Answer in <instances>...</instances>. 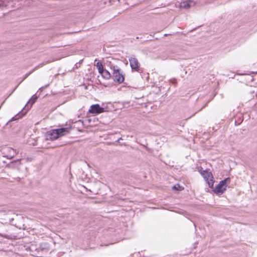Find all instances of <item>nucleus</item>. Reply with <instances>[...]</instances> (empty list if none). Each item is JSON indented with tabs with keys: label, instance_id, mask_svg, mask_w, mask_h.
<instances>
[{
	"label": "nucleus",
	"instance_id": "9d476101",
	"mask_svg": "<svg viewBox=\"0 0 257 257\" xmlns=\"http://www.w3.org/2000/svg\"><path fill=\"white\" fill-rule=\"evenodd\" d=\"M100 74L103 78L107 80L109 79L111 77V75L110 72L106 70H104Z\"/></svg>",
	"mask_w": 257,
	"mask_h": 257
},
{
	"label": "nucleus",
	"instance_id": "0eeeda50",
	"mask_svg": "<svg viewBox=\"0 0 257 257\" xmlns=\"http://www.w3.org/2000/svg\"><path fill=\"white\" fill-rule=\"evenodd\" d=\"M104 109L98 104L92 105L89 111L92 113H100L104 112Z\"/></svg>",
	"mask_w": 257,
	"mask_h": 257
},
{
	"label": "nucleus",
	"instance_id": "6e6552de",
	"mask_svg": "<svg viewBox=\"0 0 257 257\" xmlns=\"http://www.w3.org/2000/svg\"><path fill=\"white\" fill-rule=\"evenodd\" d=\"M58 138H59V135L56 130H53L49 132L46 136L47 140L54 141Z\"/></svg>",
	"mask_w": 257,
	"mask_h": 257
},
{
	"label": "nucleus",
	"instance_id": "7ed1b4c3",
	"mask_svg": "<svg viewBox=\"0 0 257 257\" xmlns=\"http://www.w3.org/2000/svg\"><path fill=\"white\" fill-rule=\"evenodd\" d=\"M195 2L192 0H185L182 1L179 5V7L181 9H184L188 10L191 7L195 6Z\"/></svg>",
	"mask_w": 257,
	"mask_h": 257
},
{
	"label": "nucleus",
	"instance_id": "1a4fd4ad",
	"mask_svg": "<svg viewBox=\"0 0 257 257\" xmlns=\"http://www.w3.org/2000/svg\"><path fill=\"white\" fill-rule=\"evenodd\" d=\"M56 130L57 132L58 133L59 138L65 136L69 133V128L67 127L60 128L56 129Z\"/></svg>",
	"mask_w": 257,
	"mask_h": 257
},
{
	"label": "nucleus",
	"instance_id": "9b49d317",
	"mask_svg": "<svg viewBox=\"0 0 257 257\" xmlns=\"http://www.w3.org/2000/svg\"><path fill=\"white\" fill-rule=\"evenodd\" d=\"M24 115V113H23V112H22V113L19 112V113L16 114L15 116L13 117L12 118V119L9 121V122H10L12 121H14V120H17L19 119V118H21Z\"/></svg>",
	"mask_w": 257,
	"mask_h": 257
},
{
	"label": "nucleus",
	"instance_id": "f8f14e48",
	"mask_svg": "<svg viewBox=\"0 0 257 257\" xmlns=\"http://www.w3.org/2000/svg\"><path fill=\"white\" fill-rule=\"evenodd\" d=\"M95 65L98 69L99 73L100 74L104 70L102 63L99 62H97Z\"/></svg>",
	"mask_w": 257,
	"mask_h": 257
},
{
	"label": "nucleus",
	"instance_id": "f03ea898",
	"mask_svg": "<svg viewBox=\"0 0 257 257\" xmlns=\"http://www.w3.org/2000/svg\"><path fill=\"white\" fill-rule=\"evenodd\" d=\"M229 182L230 179L229 178H227L224 180L220 181L218 184L214 189L213 192L217 195H221L223 194L226 190L227 184Z\"/></svg>",
	"mask_w": 257,
	"mask_h": 257
},
{
	"label": "nucleus",
	"instance_id": "4468645a",
	"mask_svg": "<svg viewBox=\"0 0 257 257\" xmlns=\"http://www.w3.org/2000/svg\"><path fill=\"white\" fill-rule=\"evenodd\" d=\"M37 99V97L34 95L32 98L29 100V101L27 102V105L30 102L31 103V106L32 105V104L36 101V99Z\"/></svg>",
	"mask_w": 257,
	"mask_h": 257
},
{
	"label": "nucleus",
	"instance_id": "39448f33",
	"mask_svg": "<svg viewBox=\"0 0 257 257\" xmlns=\"http://www.w3.org/2000/svg\"><path fill=\"white\" fill-rule=\"evenodd\" d=\"M3 154L9 159L13 158L17 154L16 151L10 147H6L3 149Z\"/></svg>",
	"mask_w": 257,
	"mask_h": 257
},
{
	"label": "nucleus",
	"instance_id": "2eb2a0df",
	"mask_svg": "<svg viewBox=\"0 0 257 257\" xmlns=\"http://www.w3.org/2000/svg\"><path fill=\"white\" fill-rule=\"evenodd\" d=\"M172 189L173 190H176V191H181L182 189H183V188L179 184H177L176 185H175L173 187Z\"/></svg>",
	"mask_w": 257,
	"mask_h": 257
},
{
	"label": "nucleus",
	"instance_id": "20e7f679",
	"mask_svg": "<svg viewBox=\"0 0 257 257\" xmlns=\"http://www.w3.org/2000/svg\"><path fill=\"white\" fill-rule=\"evenodd\" d=\"M129 61L132 71H138L140 64L137 59L134 56H132L129 58Z\"/></svg>",
	"mask_w": 257,
	"mask_h": 257
},
{
	"label": "nucleus",
	"instance_id": "dca6fc26",
	"mask_svg": "<svg viewBox=\"0 0 257 257\" xmlns=\"http://www.w3.org/2000/svg\"><path fill=\"white\" fill-rule=\"evenodd\" d=\"M7 4H5V2L3 0H0V8L2 7H6Z\"/></svg>",
	"mask_w": 257,
	"mask_h": 257
},
{
	"label": "nucleus",
	"instance_id": "ddd939ff",
	"mask_svg": "<svg viewBox=\"0 0 257 257\" xmlns=\"http://www.w3.org/2000/svg\"><path fill=\"white\" fill-rule=\"evenodd\" d=\"M49 63L48 61L46 62H43L40 64H39L37 66H36L33 70H32L31 72H30L29 73V74L28 75H27L26 76H27L28 75H30V74H31L33 72H34V71H35V70L37 69L38 68H40V67H42L43 66L45 65V64H46L47 63Z\"/></svg>",
	"mask_w": 257,
	"mask_h": 257
},
{
	"label": "nucleus",
	"instance_id": "6ab92c4d",
	"mask_svg": "<svg viewBox=\"0 0 257 257\" xmlns=\"http://www.w3.org/2000/svg\"><path fill=\"white\" fill-rule=\"evenodd\" d=\"M120 140H121V138H120L118 140V141H117L118 142L119 141H120Z\"/></svg>",
	"mask_w": 257,
	"mask_h": 257
},
{
	"label": "nucleus",
	"instance_id": "f257e3e1",
	"mask_svg": "<svg viewBox=\"0 0 257 257\" xmlns=\"http://www.w3.org/2000/svg\"><path fill=\"white\" fill-rule=\"evenodd\" d=\"M111 69L112 70V77L113 80L119 84L122 83L124 80L122 71L117 66H111Z\"/></svg>",
	"mask_w": 257,
	"mask_h": 257
},
{
	"label": "nucleus",
	"instance_id": "f3484780",
	"mask_svg": "<svg viewBox=\"0 0 257 257\" xmlns=\"http://www.w3.org/2000/svg\"><path fill=\"white\" fill-rule=\"evenodd\" d=\"M198 171L200 172V173L201 174L202 176H203L207 172V171H205V170H202V168L199 169L198 170Z\"/></svg>",
	"mask_w": 257,
	"mask_h": 257
},
{
	"label": "nucleus",
	"instance_id": "a211bd4d",
	"mask_svg": "<svg viewBox=\"0 0 257 257\" xmlns=\"http://www.w3.org/2000/svg\"><path fill=\"white\" fill-rule=\"evenodd\" d=\"M169 35V34H165L164 35V37H166V36H168Z\"/></svg>",
	"mask_w": 257,
	"mask_h": 257
},
{
	"label": "nucleus",
	"instance_id": "423d86ee",
	"mask_svg": "<svg viewBox=\"0 0 257 257\" xmlns=\"http://www.w3.org/2000/svg\"><path fill=\"white\" fill-rule=\"evenodd\" d=\"M203 178L205 179V180L207 181L209 187L210 188H213V184H214V180H213V177L211 174V172H209L208 171H207L206 173L203 176Z\"/></svg>",
	"mask_w": 257,
	"mask_h": 257
}]
</instances>
